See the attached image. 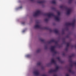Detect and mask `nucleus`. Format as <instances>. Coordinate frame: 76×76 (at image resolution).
Instances as JSON below:
<instances>
[{
    "instance_id": "nucleus-2",
    "label": "nucleus",
    "mask_w": 76,
    "mask_h": 76,
    "mask_svg": "<svg viewBox=\"0 0 76 76\" xmlns=\"http://www.w3.org/2000/svg\"><path fill=\"white\" fill-rule=\"evenodd\" d=\"M28 56H29V55H27V56H26V57H28Z\"/></svg>"
},
{
    "instance_id": "nucleus-1",
    "label": "nucleus",
    "mask_w": 76,
    "mask_h": 76,
    "mask_svg": "<svg viewBox=\"0 0 76 76\" xmlns=\"http://www.w3.org/2000/svg\"><path fill=\"white\" fill-rule=\"evenodd\" d=\"M36 28H38L39 27V26L38 25H37L36 26Z\"/></svg>"
}]
</instances>
